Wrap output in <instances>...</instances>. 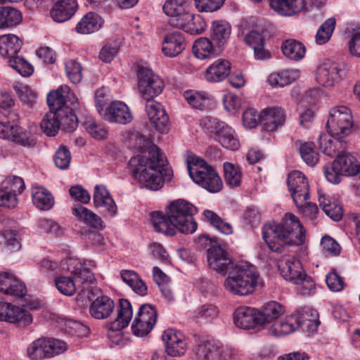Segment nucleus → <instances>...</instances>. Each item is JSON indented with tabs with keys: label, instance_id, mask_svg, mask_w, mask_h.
<instances>
[{
	"label": "nucleus",
	"instance_id": "1",
	"mask_svg": "<svg viewBox=\"0 0 360 360\" xmlns=\"http://www.w3.org/2000/svg\"><path fill=\"white\" fill-rule=\"evenodd\" d=\"M134 139L136 146L143 154L130 159L131 174L141 187L158 191L162 187L164 178L170 179L172 170L167 165L165 155L147 135L138 131L134 134Z\"/></svg>",
	"mask_w": 360,
	"mask_h": 360
},
{
	"label": "nucleus",
	"instance_id": "2",
	"mask_svg": "<svg viewBox=\"0 0 360 360\" xmlns=\"http://www.w3.org/2000/svg\"><path fill=\"white\" fill-rule=\"evenodd\" d=\"M207 262L209 266L219 273L225 274L230 270L224 283L228 292L245 296L254 292L259 274L252 264L240 262L234 265L228 252L219 245H212L209 248Z\"/></svg>",
	"mask_w": 360,
	"mask_h": 360
},
{
	"label": "nucleus",
	"instance_id": "3",
	"mask_svg": "<svg viewBox=\"0 0 360 360\" xmlns=\"http://www.w3.org/2000/svg\"><path fill=\"white\" fill-rule=\"evenodd\" d=\"M263 238L269 249L281 252L289 245H302L305 239V230L298 218L292 214H286L279 224L264 226Z\"/></svg>",
	"mask_w": 360,
	"mask_h": 360
},
{
	"label": "nucleus",
	"instance_id": "4",
	"mask_svg": "<svg viewBox=\"0 0 360 360\" xmlns=\"http://www.w3.org/2000/svg\"><path fill=\"white\" fill-rule=\"evenodd\" d=\"M162 9L169 17L168 24L172 27L191 34H199L205 30V20L200 15L191 13L189 4L184 0H167Z\"/></svg>",
	"mask_w": 360,
	"mask_h": 360
},
{
	"label": "nucleus",
	"instance_id": "5",
	"mask_svg": "<svg viewBox=\"0 0 360 360\" xmlns=\"http://www.w3.org/2000/svg\"><path fill=\"white\" fill-rule=\"evenodd\" d=\"M278 269L281 276L286 280L297 285L298 293L310 295L315 290L312 278L304 271L300 260L294 257H283L278 262Z\"/></svg>",
	"mask_w": 360,
	"mask_h": 360
},
{
	"label": "nucleus",
	"instance_id": "6",
	"mask_svg": "<svg viewBox=\"0 0 360 360\" xmlns=\"http://www.w3.org/2000/svg\"><path fill=\"white\" fill-rule=\"evenodd\" d=\"M188 170L193 181L210 193H217L223 187L217 172L203 160L194 158L188 161Z\"/></svg>",
	"mask_w": 360,
	"mask_h": 360
},
{
	"label": "nucleus",
	"instance_id": "7",
	"mask_svg": "<svg viewBox=\"0 0 360 360\" xmlns=\"http://www.w3.org/2000/svg\"><path fill=\"white\" fill-rule=\"evenodd\" d=\"M196 212V208L192 204L181 199L172 202L167 208L169 220L183 233H193L197 229V223L193 218Z\"/></svg>",
	"mask_w": 360,
	"mask_h": 360
},
{
	"label": "nucleus",
	"instance_id": "8",
	"mask_svg": "<svg viewBox=\"0 0 360 360\" xmlns=\"http://www.w3.org/2000/svg\"><path fill=\"white\" fill-rule=\"evenodd\" d=\"M326 128L329 134L335 139H347L353 129L351 110L344 105L331 108Z\"/></svg>",
	"mask_w": 360,
	"mask_h": 360
},
{
	"label": "nucleus",
	"instance_id": "9",
	"mask_svg": "<svg viewBox=\"0 0 360 360\" xmlns=\"http://www.w3.org/2000/svg\"><path fill=\"white\" fill-rule=\"evenodd\" d=\"M138 91L146 102L154 100L164 89L162 79L152 70L145 67H139L136 71Z\"/></svg>",
	"mask_w": 360,
	"mask_h": 360
},
{
	"label": "nucleus",
	"instance_id": "10",
	"mask_svg": "<svg viewBox=\"0 0 360 360\" xmlns=\"http://www.w3.org/2000/svg\"><path fill=\"white\" fill-rule=\"evenodd\" d=\"M202 124L208 134L215 136L214 140L219 142L223 147L231 150L239 148L240 143L235 131L224 122L207 117L202 120Z\"/></svg>",
	"mask_w": 360,
	"mask_h": 360
},
{
	"label": "nucleus",
	"instance_id": "11",
	"mask_svg": "<svg viewBox=\"0 0 360 360\" xmlns=\"http://www.w3.org/2000/svg\"><path fill=\"white\" fill-rule=\"evenodd\" d=\"M66 349V343L54 338H39L27 348V356L31 360H41L58 355Z\"/></svg>",
	"mask_w": 360,
	"mask_h": 360
},
{
	"label": "nucleus",
	"instance_id": "12",
	"mask_svg": "<svg viewBox=\"0 0 360 360\" xmlns=\"http://www.w3.org/2000/svg\"><path fill=\"white\" fill-rule=\"evenodd\" d=\"M347 67L344 63H324L317 68L316 80L323 86L331 87L345 77Z\"/></svg>",
	"mask_w": 360,
	"mask_h": 360
},
{
	"label": "nucleus",
	"instance_id": "13",
	"mask_svg": "<svg viewBox=\"0 0 360 360\" xmlns=\"http://www.w3.org/2000/svg\"><path fill=\"white\" fill-rule=\"evenodd\" d=\"M287 184L297 207H304L309 198V183L304 174L295 170L288 174Z\"/></svg>",
	"mask_w": 360,
	"mask_h": 360
},
{
	"label": "nucleus",
	"instance_id": "14",
	"mask_svg": "<svg viewBox=\"0 0 360 360\" xmlns=\"http://www.w3.org/2000/svg\"><path fill=\"white\" fill-rule=\"evenodd\" d=\"M157 321V311L150 304H144L139 307L131 325V330L136 336L148 335Z\"/></svg>",
	"mask_w": 360,
	"mask_h": 360
},
{
	"label": "nucleus",
	"instance_id": "15",
	"mask_svg": "<svg viewBox=\"0 0 360 360\" xmlns=\"http://www.w3.org/2000/svg\"><path fill=\"white\" fill-rule=\"evenodd\" d=\"M0 321L25 328L32 323V316L23 308L0 300Z\"/></svg>",
	"mask_w": 360,
	"mask_h": 360
},
{
	"label": "nucleus",
	"instance_id": "16",
	"mask_svg": "<svg viewBox=\"0 0 360 360\" xmlns=\"http://www.w3.org/2000/svg\"><path fill=\"white\" fill-rule=\"evenodd\" d=\"M0 125V138L12 141L23 147H33L37 141L30 131L18 125Z\"/></svg>",
	"mask_w": 360,
	"mask_h": 360
},
{
	"label": "nucleus",
	"instance_id": "17",
	"mask_svg": "<svg viewBox=\"0 0 360 360\" xmlns=\"http://www.w3.org/2000/svg\"><path fill=\"white\" fill-rule=\"evenodd\" d=\"M146 111L150 123L160 133H166L169 129V117L162 105L150 100L146 102Z\"/></svg>",
	"mask_w": 360,
	"mask_h": 360
},
{
	"label": "nucleus",
	"instance_id": "18",
	"mask_svg": "<svg viewBox=\"0 0 360 360\" xmlns=\"http://www.w3.org/2000/svg\"><path fill=\"white\" fill-rule=\"evenodd\" d=\"M195 354L198 360H220L223 346L214 340L207 338H198L195 340Z\"/></svg>",
	"mask_w": 360,
	"mask_h": 360
},
{
	"label": "nucleus",
	"instance_id": "19",
	"mask_svg": "<svg viewBox=\"0 0 360 360\" xmlns=\"http://www.w3.org/2000/svg\"><path fill=\"white\" fill-rule=\"evenodd\" d=\"M96 267L95 262L91 260H81L70 258L68 260V270L76 280H80L82 283H93L95 280L94 274L91 268Z\"/></svg>",
	"mask_w": 360,
	"mask_h": 360
},
{
	"label": "nucleus",
	"instance_id": "20",
	"mask_svg": "<svg viewBox=\"0 0 360 360\" xmlns=\"http://www.w3.org/2000/svg\"><path fill=\"white\" fill-rule=\"evenodd\" d=\"M106 121L111 123L127 124L132 120V115L126 104L114 101L100 113Z\"/></svg>",
	"mask_w": 360,
	"mask_h": 360
},
{
	"label": "nucleus",
	"instance_id": "21",
	"mask_svg": "<svg viewBox=\"0 0 360 360\" xmlns=\"http://www.w3.org/2000/svg\"><path fill=\"white\" fill-rule=\"evenodd\" d=\"M285 113L278 107L263 110L259 115V122L267 131H274L281 127L285 122Z\"/></svg>",
	"mask_w": 360,
	"mask_h": 360
},
{
	"label": "nucleus",
	"instance_id": "22",
	"mask_svg": "<svg viewBox=\"0 0 360 360\" xmlns=\"http://www.w3.org/2000/svg\"><path fill=\"white\" fill-rule=\"evenodd\" d=\"M186 48V40L184 34L179 31L165 34L162 41V53L168 57H175L180 54Z\"/></svg>",
	"mask_w": 360,
	"mask_h": 360
},
{
	"label": "nucleus",
	"instance_id": "23",
	"mask_svg": "<svg viewBox=\"0 0 360 360\" xmlns=\"http://www.w3.org/2000/svg\"><path fill=\"white\" fill-rule=\"evenodd\" d=\"M259 317V311L250 307L238 308L234 314V323L238 328L250 329L257 326H262Z\"/></svg>",
	"mask_w": 360,
	"mask_h": 360
},
{
	"label": "nucleus",
	"instance_id": "24",
	"mask_svg": "<svg viewBox=\"0 0 360 360\" xmlns=\"http://www.w3.org/2000/svg\"><path fill=\"white\" fill-rule=\"evenodd\" d=\"M330 135L321 134L319 137V146L325 155L331 158L338 157L347 148L348 142L345 139H335L333 140Z\"/></svg>",
	"mask_w": 360,
	"mask_h": 360
},
{
	"label": "nucleus",
	"instance_id": "25",
	"mask_svg": "<svg viewBox=\"0 0 360 360\" xmlns=\"http://www.w3.org/2000/svg\"><path fill=\"white\" fill-rule=\"evenodd\" d=\"M0 292L22 297L26 294L25 285L15 276L8 273H0Z\"/></svg>",
	"mask_w": 360,
	"mask_h": 360
},
{
	"label": "nucleus",
	"instance_id": "26",
	"mask_svg": "<svg viewBox=\"0 0 360 360\" xmlns=\"http://www.w3.org/2000/svg\"><path fill=\"white\" fill-rule=\"evenodd\" d=\"M53 6L51 10L53 20L58 22L68 20L75 13L77 4L76 0H53Z\"/></svg>",
	"mask_w": 360,
	"mask_h": 360
},
{
	"label": "nucleus",
	"instance_id": "27",
	"mask_svg": "<svg viewBox=\"0 0 360 360\" xmlns=\"http://www.w3.org/2000/svg\"><path fill=\"white\" fill-rule=\"evenodd\" d=\"M230 71V62L227 60L219 58L206 69L204 72V77L207 82H219L228 77Z\"/></svg>",
	"mask_w": 360,
	"mask_h": 360
},
{
	"label": "nucleus",
	"instance_id": "28",
	"mask_svg": "<svg viewBox=\"0 0 360 360\" xmlns=\"http://www.w3.org/2000/svg\"><path fill=\"white\" fill-rule=\"evenodd\" d=\"M271 8L281 15L290 16L302 11L305 0H269Z\"/></svg>",
	"mask_w": 360,
	"mask_h": 360
},
{
	"label": "nucleus",
	"instance_id": "29",
	"mask_svg": "<svg viewBox=\"0 0 360 360\" xmlns=\"http://www.w3.org/2000/svg\"><path fill=\"white\" fill-rule=\"evenodd\" d=\"M115 307L114 302L108 296H98L89 307L91 315L96 319H104L108 317L113 311Z\"/></svg>",
	"mask_w": 360,
	"mask_h": 360
},
{
	"label": "nucleus",
	"instance_id": "30",
	"mask_svg": "<svg viewBox=\"0 0 360 360\" xmlns=\"http://www.w3.org/2000/svg\"><path fill=\"white\" fill-rule=\"evenodd\" d=\"M319 202L326 214L333 220L338 221L342 219L343 208L338 200L319 191Z\"/></svg>",
	"mask_w": 360,
	"mask_h": 360
},
{
	"label": "nucleus",
	"instance_id": "31",
	"mask_svg": "<svg viewBox=\"0 0 360 360\" xmlns=\"http://www.w3.org/2000/svg\"><path fill=\"white\" fill-rule=\"evenodd\" d=\"M339 163L340 171L345 176H355L360 174V158L355 154L346 152L341 153L335 159Z\"/></svg>",
	"mask_w": 360,
	"mask_h": 360
},
{
	"label": "nucleus",
	"instance_id": "32",
	"mask_svg": "<svg viewBox=\"0 0 360 360\" xmlns=\"http://www.w3.org/2000/svg\"><path fill=\"white\" fill-rule=\"evenodd\" d=\"M70 94V87L67 85L60 86L56 91L49 92L47 95V103L50 111L62 113L65 108L67 98Z\"/></svg>",
	"mask_w": 360,
	"mask_h": 360
},
{
	"label": "nucleus",
	"instance_id": "33",
	"mask_svg": "<svg viewBox=\"0 0 360 360\" xmlns=\"http://www.w3.org/2000/svg\"><path fill=\"white\" fill-rule=\"evenodd\" d=\"M103 20L94 12H89L77 24L76 31L82 34H89L97 32L102 26Z\"/></svg>",
	"mask_w": 360,
	"mask_h": 360
},
{
	"label": "nucleus",
	"instance_id": "34",
	"mask_svg": "<svg viewBox=\"0 0 360 360\" xmlns=\"http://www.w3.org/2000/svg\"><path fill=\"white\" fill-rule=\"evenodd\" d=\"M245 41L253 49L256 59L264 60L271 57L270 52L264 47V37L259 32L253 30L248 33Z\"/></svg>",
	"mask_w": 360,
	"mask_h": 360
},
{
	"label": "nucleus",
	"instance_id": "35",
	"mask_svg": "<svg viewBox=\"0 0 360 360\" xmlns=\"http://www.w3.org/2000/svg\"><path fill=\"white\" fill-rule=\"evenodd\" d=\"M22 42L20 38L13 34L0 36V54L8 58L18 54L22 47Z\"/></svg>",
	"mask_w": 360,
	"mask_h": 360
},
{
	"label": "nucleus",
	"instance_id": "36",
	"mask_svg": "<svg viewBox=\"0 0 360 360\" xmlns=\"http://www.w3.org/2000/svg\"><path fill=\"white\" fill-rule=\"evenodd\" d=\"M231 33V27L224 20L213 21L211 26V39L218 46L226 43Z\"/></svg>",
	"mask_w": 360,
	"mask_h": 360
},
{
	"label": "nucleus",
	"instance_id": "37",
	"mask_svg": "<svg viewBox=\"0 0 360 360\" xmlns=\"http://www.w3.org/2000/svg\"><path fill=\"white\" fill-rule=\"evenodd\" d=\"M133 314L131 303L126 299H120L119 302L118 314L114 322L112 323V330H120L127 327Z\"/></svg>",
	"mask_w": 360,
	"mask_h": 360
},
{
	"label": "nucleus",
	"instance_id": "38",
	"mask_svg": "<svg viewBox=\"0 0 360 360\" xmlns=\"http://www.w3.org/2000/svg\"><path fill=\"white\" fill-rule=\"evenodd\" d=\"M295 146L307 165L314 167L319 162V154L316 152L314 143L297 140Z\"/></svg>",
	"mask_w": 360,
	"mask_h": 360
},
{
	"label": "nucleus",
	"instance_id": "39",
	"mask_svg": "<svg viewBox=\"0 0 360 360\" xmlns=\"http://www.w3.org/2000/svg\"><path fill=\"white\" fill-rule=\"evenodd\" d=\"M32 198L34 205L41 210H48L54 204V198L51 193L41 186H37L32 188Z\"/></svg>",
	"mask_w": 360,
	"mask_h": 360
},
{
	"label": "nucleus",
	"instance_id": "40",
	"mask_svg": "<svg viewBox=\"0 0 360 360\" xmlns=\"http://www.w3.org/2000/svg\"><path fill=\"white\" fill-rule=\"evenodd\" d=\"M72 214L79 220L94 229H102L101 218L91 210L85 207L77 205L72 207Z\"/></svg>",
	"mask_w": 360,
	"mask_h": 360
},
{
	"label": "nucleus",
	"instance_id": "41",
	"mask_svg": "<svg viewBox=\"0 0 360 360\" xmlns=\"http://www.w3.org/2000/svg\"><path fill=\"white\" fill-rule=\"evenodd\" d=\"M150 216L152 224L158 232L169 236L176 234L177 231L176 225L169 220L167 214L165 216L161 212H153Z\"/></svg>",
	"mask_w": 360,
	"mask_h": 360
},
{
	"label": "nucleus",
	"instance_id": "42",
	"mask_svg": "<svg viewBox=\"0 0 360 360\" xmlns=\"http://www.w3.org/2000/svg\"><path fill=\"white\" fill-rule=\"evenodd\" d=\"M22 20V13L18 10L8 6H0V29L16 26Z\"/></svg>",
	"mask_w": 360,
	"mask_h": 360
},
{
	"label": "nucleus",
	"instance_id": "43",
	"mask_svg": "<svg viewBox=\"0 0 360 360\" xmlns=\"http://www.w3.org/2000/svg\"><path fill=\"white\" fill-rule=\"evenodd\" d=\"M298 327L299 321L295 314H292L271 326L269 333L275 336L285 335L294 332Z\"/></svg>",
	"mask_w": 360,
	"mask_h": 360
},
{
	"label": "nucleus",
	"instance_id": "44",
	"mask_svg": "<svg viewBox=\"0 0 360 360\" xmlns=\"http://www.w3.org/2000/svg\"><path fill=\"white\" fill-rule=\"evenodd\" d=\"M285 312L284 307L277 302L272 301L265 304L262 311H259V317L262 325L269 323Z\"/></svg>",
	"mask_w": 360,
	"mask_h": 360
},
{
	"label": "nucleus",
	"instance_id": "45",
	"mask_svg": "<svg viewBox=\"0 0 360 360\" xmlns=\"http://www.w3.org/2000/svg\"><path fill=\"white\" fill-rule=\"evenodd\" d=\"M121 278L137 294L141 296L147 294V286L136 271L122 270Z\"/></svg>",
	"mask_w": 360,
	"mask_h": 360
},
{
	"label": "nucleus",
	"instance_id": "46",
	"mask_svg": "<svg viewBox=\"0 0 360 360\" xmlns=\"http://www.w3.org/2000/svg\"><path fill=\"white\" fill-rule=\"evenodd\" d=\"M281 49L285 56L293 60H301L306 53L304 44L295 39L285 40L282 44Z\"/></svg>",
	"mask_w": 360,
	"mask_h": 360
},
{
	"label": "nucleus",
	"instance_id": "47",
	"mask_svg": "<svg viewBox=\"0 0 360 360\" xmlns=\"http://www.w3.org/2000/svg\"><path fill=\"white\" fill-rule=\"evenodd\" d=\"M300 77V71L297 69L285 70L284 71L271 74L269 77V82L272 86H284Z\"/></svg>",
	"mask_w": 360,
	"mask_h": 360
},
{
	"label": "nucleus",
	"instance_id": "48",
	"mask_svg": "<svg viewBox=\"0 0 360 360\" xmlns=\"http://www.w3.org/2000/svg\"><path fill=\"white\" fill-rule=\"evenodd\" d=\"M62 113L54 111L48 112L44 117L41 122V128L43 131L49 136H54L58 131L60 124L59 116Z\"/></svg>",
	"mask_w": 360,
	"mask_h": 360
},
{
	"label": "nucleus",
	"instance_id": "49",
	"mask_svg": "<svg viewBox=\"0 0 360 360\" xmlns=\"http://www.w3.org/2000/svg\"><path fill=\"white\" fill-rule=\"evenodd\" d=\"M193 54L200 59H206L215 56V50L212 42L207 38L197 39L193 46Z\"/></svg>",
	"mask_w": 360,
	"mask_h": 360
},
{
	"label": "nucleus",
	"instance_id": "50",
	"mask_svg": "<svg viewBox=\"0 0 360 360\" xmlns=\"http://www.w3.org/2000/svg\"><path fill=\"white\" fill-rule=\"evenodd\" d=\"M86 131L95 139L101 140L108 136V130L103 123L97 122L94 118H88L83 122Z\"/></svg>",
	"mask_w": 360,
	"mask_h": 360
},
{
	"label": "nucleus",
	"instance_id": "51",
	"mask_svg": "<svg viewBox=\"0 0 360 360\" xmlns=\"http://www.w3.org/2000/svg\"><path fill=\"white\" fill-rule=\"evenodd\" d=\"M336 21L334 18L327 19L319 28L315 40L316 44L322 45L330 39L335 27Z\"/></svg>",
	"mask_w": 360,
	"mask_h": 360
},
{
	"label": "nucleus",
	"instance_id": "52",
	"mask_svg": "<svg viewBox=\"0 0 360 360\" xmlns=\"http://www.w3.org/2000/svg\"><path fill=\"white\" fill-rule=\"evenodd\" d=\"M54 281L56 288L63 295L72 296L77 290L75 281L69 276H56Z\"/></svg>",
	"mask_w": 360,
	"mask_h": 360
},
{
	"label": "nucleus",
	"instance_id": "53",
	"mask_svg": "<svg viewBox=\"0 0 360 360\" xmlns=\"http://www.w3.org/2000/svg\"><path fill=\"white\" fill-rule=\"evenodd\" d=\"M224 178L226 184L233 188L240 186L241 181V173L238 167L232 163L225 162L224 164Z\"/></svg>",
	"mask_w": 360,
	"mask_h": 360
},
{
	"label": "nucleus",
	"instance_id": "54",
	"mask_svg": "<svg viewBox=\"0 0 360 360\" xmlns=\"http://www.w3.org/2000/svg\"><path fill=\"white\" fill-rule=\"evenodd\" d=\"M204 216L207 221L221 233L226 235L232 233L231 226L229 223L224 222L215 212L211 210H205Z\"/></svg>",
	"mask_w": 360,
	"mask_h": 360
},
{
	"label": "nucleus",
	"instance_id": "55",
	"mask_svg": "<svg viewBox=\"0 0 360 360\" xmlns=\"http://www.w3.org/2000/svg\"><path fill=\"white\" fill-rule=\"evenodd\" d=\"M59 122L63 129L68 132H72L78 125V120L70 108H65L59 116Z\"/></svg>",
	"mask_w": 360,
	"mask_h": 360
},
{
	"label": "nucleus",
	"instance_id": "56",
	"mask_svg": "<svg viewBox=\"0 0 360 360\" xmlns=\"http://www.w3.org/2000/svg\"><path fill=\"white\" fill-rule=\"evenodd\" d=\"M339 163L335 160L330 164H327L323 167V172L326 179L333 184H339L342 177L345 176L338 166Z\"/></svg>",
	"mask_w": 360,
	"mask_h": 360
},
{
	"label": "nucleus",
	"instance_id": "57",
	"mask_svg": "<svg viewBox=\"0 0 360 360\" xmlns=\"http://www.w3.org/2000/svg\"><path fill=\"white\" fill-rule=\"evenodd\" d=\"M295 316L299 321V327L306 326L307 328H316L319 324V321L317 320L318 314L314 310L299 311Z\"/></svg>",
	"mask_w": 360,
	"mask_h": 360
},
{
	"label": "nucleus",
	"instance_id": "58",
	"mask_svg": "<svg viewBox=\"0 0 360 360\" xmlns=\"http://www.w3.org/2000/svg\"><path fill=\"white\" fill-rule=\"evenodd\" d=\"M71 162L70 152L67 146H60L54 155L56 166L60 169H67Z\"/></svg>",
	"mask_w": 360,
	"mask_h": 360
},
{
	"label": "nucleus",
	"instance_id": "59",
	"mask_svg": "<svg viewBox=\"0 0 360 360\" xmlns=\"http://www.w3.org/2000/svg\"><path fill=\"white\" fill-rule=\"evenodd\" d=\"M65 71L68 79L73 84H77L81 82L82 78V66L74 60H70L65 63Z\"/></svg>",
	"mask_w": 360,
	"mask_h": 360
},
{
	"label": "nucleus",
	"instance_id": "60",
	"mask_svg": "<svg viewBox=\"0 0 360 360\" xmlns=\"http://www.w3.org/2000/svg\"><path fill=\"white\" fill-rule=\"evenodd\" d=\"M328 288L333 292H340L345 287V282L335 270L330 271L326 278Z\"/></svg>",
	"mask_w": 360,
	"mask_h": 360
},
{
	"label": "nucleus",
	"instance_id": "61",
	"mask_svg": "<svg viewBox=\"0 0 360 360\" xmlns=\"http://www.w3.org/2000/svg\"><path fill=\"white\" fill-rule=\"evenodd\" d=\"M119 50V46L115 42H108L101 49L100 59L105 63H110L116 56Z\"/></svg>",
	"mask_w": 360,
	"mask_h": 360
},
{
	"label": "nucleus",
	"instance_id": "62",
	"mask_svg": "<svg viewBox=\"0 0 360 360\" xmlns=\"http://www.w3.org/2000/svg\"><path fill=\"white\" fill-rule=\"evenodd\" d=\"M224 1L225 0H195V4L200 12H213L219 9Z\"/></svg>",
	"mask_w": 360,
	"mask_h": 360
},
{
	"label": "nucleus",
	"instance_id": "63",
	"mask_svg": "<svg viewBox=\"0 0 360 360\" xmlns=\"http://www.w3.org/2000/svg\"><path fill=\"white\" fill-rule=\"evenodd\" d=\"M217 315L218 309L216 306L212 304H203L195 311V317L197 319L212 320Z\"/></svg>",
	"mask_w": 360,
	"mask_h": 360
},
{
	"label": "nucleus",
	"instance_id": "64",
	"mask_svg": "<svg viewBox=\"0 0 360 360\" xmlns=\"http://www.w3.org/2000/svg\"><path fill=\"white\" fill-rule=\"evenodd\" d=\"M5 188L11 193H14L17 198L18 194L22 193L25 188L23 179L19 176L9 177L5 181Z\"/></svg>",
	"mask_w": 360,
	"mask_h": 360
}]
</instances>
